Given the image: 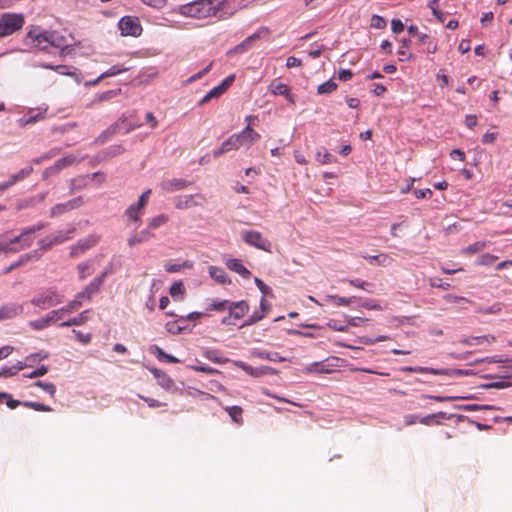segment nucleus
<instances>
[{
	"label": "nucleus",
	"instance_id": "f257e3e1",
	"mask_svg": "<svg viewBox=\"0 0 512 512\" xmlns=\"http://www.w3.org/2000/svg\"><path fill=\"white\" fill-rule=\"evenodd\" d=\"M227 0H194L178 7V13L184 17L206 19L216 16L225 8Z\"/></svg>",
	"mask_w": 512,
	"mask_h": 512
},
{
	"label": "nucleus",
	"instance_id": "f03ea898",
	"mask_svg": "<svg viewBox=\"0 0 512 512\" xmlns=\"http://www.w3.org/2000/svg\"><path fill=\"white\" fill-rule=\"evenodd\" d=\"M27 44L40 50L50 47L64 48L67 46L66 38L57 31H42L40 27H33L25 36Z\"/></svg>",
	"mask_w": 512,
	"mask_h": 512
},
{
	"label": "nucleus",
	"instance_id": "7ed1b4c3",
	"mask_svg": "<svg viewBox=\"0 0 512 512\" xmlns=\"http://www.w3.org/2000/svg\"><path fill=\"white\" fill-rule=\"evenodd\" d=\"M44 228V224H37L26 228L19 236L9 242L0 241V253L18 252L31 246L34 240L33 234Z\"/></svg>",
	"mask_w": 512,
	"mask_h": 512
},
{
	"label": "nucleus",
	"instance_id": "20e7f679",
	"mask_svg": "<svg viewBox=\"0 0 512 512\" xmlns=\"http://www.w3.org/2000/svg\"><path fill=\"white\" fill-rule=\"evenodd\" d=\"M25 24V17L21 13H3L0 16V34L10 36L20 31Z\"/></svg>",
	"mask_w": 512,
	"mask_h": 512
},
{
	"label": "nucleus",
	"instance_id": "39448f33",
	"mask_svg": "<svg viewBox=\"0 0 512 512\" xmlns=\"http://www.w3.org/2000/svg\"><path fill=\"white\" fill-rule=\"evenodd\" d=\"M63 302V297L55 289L49 288L38 293L31 303L41 309H47Z\"/></svg>",
	"mask_w": 512,
	"mask_h": 512
},
{
	"label": "nucleus",
	"instance_id": "423d86ee",
	"mask_svg": "<svg viewBox=\"0 0 512 512\" xmlns=\"http://www.w3.org/2000/svg\"><path fill=\"white\" fill-rule=\"evenodd\" d=\"M242 239L247 244L263 251H270L271 243L258 231L250 230L242 233Z\"/></svg>",
	"mask_w": 512,
	"mask_h": 512
},
{
	"label": "nucleus",
	"instance_id": "0eeeda50",
	"mask_svg": "<svg viewBox=\"0 0 512 512\" xmlns=\"http://www.w3.org/2000/svg\"><path fill=\"white\" fill-rule=\"evenodd\" d=\"M82 159H78L75 155L73 154H69L65 157H62L60 159H58L52 166L50 167H47L44 172H43V177L44 178H47L49 176H52V175H56L58 174L61 170L71 166V165H74V164H77L81 161Z\"/></svg>",
	"mask_w": 512,
	"mask_h": 512
},
{
	"label": "nucleus",
	"instance_id": "6e6552de",
	"mask_svg": "<svg viewBox=\"0 0 512 512\" xmlns=\"http://www.w3.org/2000/svg\"><path fill=\"white\" fill-rule=\"evenodd\" d=\"M119 28L123 35L127 36H139L142 32V26L139 19L132 16H124L119 21Z\"/></svg>",
	"mask_w": 512,
	"mask_h": 512
},
{
	"label": "nucleus",
	"instance_id": "1a4fd4ad",
	"mask_svg": "<svg viewBox=\"0 0 512 512\" xmlns=\"http://www.w3.org/2000/svg\"><path fill=\"white\" fill-rule=\"evenodd\" d=\"M84 202H85L84 197L78 196L76 198H73V199L65 202V203L56 204L50 209V216L56 217V216L66 213L68 211L79 208L84 204Z\"/></svg>",
	"mask_w": 512,
	"mask_h": 512
},
{
	"label": "nucleus",
	"instance_id": "9d476101",
	"mask_svg": "<svg viewBox=\"0 0 512 512\" xmlns=\"http://www.w3.org/2000/svg\"><path fill=\"white\" fill-rule=\"evenodd\" d=\"M107 273L103 272L100 276L94 278L83 291L77 294L78 299H85L87 301L91 300L92 296L96 294L101 286L103 285L104 279Z\"/></svg>",
	"mask_w": 512,
	"mask_h": 512
},
{
	"label": "nucleus",
	"instance_id": "9b49d317",
	"mask_svg": "<svg viewBox=\"0 0 512 512\" xmlns=\"http://www.w3.org/2000/svg\"><path fill=\"white\" fill-rule=\"evenodd\" d=\"M239 148L241 146H251L260 139V134L256 132L250 125H247L241 132L235 133Z\"/></svg>",
	"mask_w": 512,
	"mask_h": 512
},
{
	"label": "nucleus",
	"instance_id": "f8f14e48",
	"mask_svg": "<svg viewBox=\"0 0 512 512\" xmlns=\"http://www.w3.org/2000/svg\"><path fill=\"white\" fill-rule=\"evenodd\" d=\"M68 239H69L68 233H64V232L60 231L56 234H53V235H50V236H47V237L41 239L38 242V245H39L40 249H42L43 251H46V250H49L53 245L63 243L64 241H66Z\"/></svg>",
	"mask_w": 512,
	"mask_h": 512
},
{
	"label": "nucleus",
	"instance_id": "ddd939ff",
	"mask_svg": "<svg viewBox=\"0 0 512 512\" xmlns=\"http://www.w3.org/2000/svg\"><path fill=\"white\" fill-rule=\"evenodd\" d=\"M23 312V306L18 303H10L0 308V321L12 319Z\"/></svg>",
	"mask_w": 512,
	"mask_h": 512
},
{
	"label": "nucleus",
	"instance_id": "4468645a",
	"mask_svg": "<svg viewBox=\"0 0 512 512\" xmlns=\"http://www.w3.org/2000/svg\"><path fill=\"white\" fill-rule=\"evenodd\" d=\"M48 107H39L36 109H30L25 118L21 119L23 125L33 124L37 121L44 120L46 118Z\"/></svg>",
	"mask_w": 512,
	"mask_h": 512
},
{
	"label": "nucleus",
	"instance_id": "2eb2a0df",
	"mask_svg": "<svg viewBox=\"0 0 512 512\" xmlns=\"http://www.w3.org/2000/svg\"><path fill=\"white\" fill-rule=\"evenodd\" d=\"M228 310L235 320H239L249 311V304L245 300L230 302Z\"/></svg>",
	"mask_w": 512,
	"mask_h": 512
},
{
	"label": "nucleus",
	"instance_id": "dca6fc26",
	"mask_svg": "<svg viewBox=\"0 0 512 512\" xmlns=\"http://www.w3.org/2000/svg\"><path fill=\"white\" fill-rule=\"evenodd\" d=\"M238 149L239 144L237 142L236 136L233 134L221 144V147L218 150L213 151V157L218 158L225 153Z\"/></svg>",
	"mask_w": 512,
	"mask_h": 512
},
{
	"label": "nucleus",
	"instance_id": "f3484780",
	"mask_svg": "<svg viewBox=\"0 0 512 512\" xmlns=\"http://www.w3.org/2000/svg\"><path fill=\"white\" fill-rule=\"evenodd\" d=\"M225 264L228 269L234 271L235 273L241 275L244 278L248 279L251 275V272L243 265V263L239 259H227L225 261Z\"/></svg>",
	"mask_w": 512,
	"mask_h": 512
},
{
	"label": "nucleus",
	"instance_id": "a211bd4d",
	"mask_svg": "<svg viewBox=\"0 0 512 512\" xmlns=\"http://www.w3.org/2000/svg\"><path fill=\"white\" fill-rule=\"evenodd\" d=\"M269 91L273 95H281L286 97L289 101L293 102L290 90L288 86L280 81L274 80L270 83L268 87Z\"/></svg>",
	"mask_w": 512,
	"mask_h": 512
},
{
	"label": "nucleus",
	"instance_id": "6ab92c4d",
	"mask_svg": "<svg viewBox=\"0 0 512 512\" xmlns=\"http://www.w3.org/2000/svg\"><path fill=\"white\" fill-rule=\"evenodd\" d=\"M209 275L211 276V278H213L219 284L225 285V284L231 283V280L228 277L227 273L221 267L210 266L209 267Z\"/></svg>",
	"mask_w": 512,
	"mask_h": 512
},
{
	"label": "nucleus",
	"instance_id": "aec40b11",
	"mask_svg": "<svg viewBox=\"0 0 512 512\" xmlns=\"http://www.w3.org/2000/svg\"><path fill=\"white\" fill-rule=\"evenodd\" d=\"M154 235L150 232L149 229H144L131 237L128 238L127 242L130 247H133L137 244L143 243L151 239Z\"/></svg>",
	"mask_w": 512,
	"mask_h": 512
},
{
	"label": "nucleus",
	"instance_id": "412c9836",
	"mask_svg": "<svg viewBox=\"0 0 512 512\" xmlns=\"http://www.w3.org/2000/svg\"><path fill=\"white\" fill-rule=\"evenodd\" d=\"M188 186V183L184 179H171L163 182L162 188L167 192H174L178 190L185 189Z\"/></svg>",
	"mask_w": 512,
	"mask_h": 512
},
{
	"label": "nucleus",
	"instance_id": "4be33fe9",
	"mask_svg": "<svg viewBox=\"0 0 512 512\" xmlns=\"http://www.w3.org/2000/svg\"><path fill=\"white\" fill-rule=\"evenodd\" d=\"M203 356L213 363L223 364L229 361L228 358L223 356V353L217 349H206L203 351Z\"/></svg>",
	"mask_w": 512,
	"mask_h": 512
},
{
	"label": "nucleus",
	"instance_id": "5701e85b",
	"mask_svg": "<svg viewBox=\"0 0 512 512\" xmlns=\"http://www.w3.org/2000/svg\"><path fill=\"white\" fill-rule=\"evenodd\" d=\"M152 372L161 387L166 390H169L173 387L174 381L165 372L159 369H154Z\"/></svg>",
	"mask_w": 512,
	"mask_h": 512
},
{
	"label": "nucleus",
	"instance_id": "b1692460",
	"mask_svg": "<svg viewBox=\"0 0 512 512\" xmlns=\"http://www.w3.org/2000/svg\"><path fill=\"white\" fill-rule=\"evenodd\" d=\"M88 310H85L83 312H81L78 316L76 317H73L67 321H64L60 324L61 327H69V326H80V325H83L85 324L88 319H89V316H88Z\"/></svg>",
	"mask_w": 512,
	"mask_h": 512
},
{
	"label": "nucleus",
	"instance_id": "393cba45",
	"mask_svg": "<svg viewBox=\"0 0 512 512\" xmlns=\"http://www.w3.org/2000/svg\"><path fill=\"white\" fill-rule=\"evenodd\" d=\"M495 341V337L493 335H483V336H477V337H468L461 340V343L465 345H477V344H483V343H492Z\"/></svg>",
	"mask_w": 512,
	"mask_h": 512
},
{
	"label": "nucleus",
	"instance_id": "a878e982",
	"mask_svg": "<svg viewBox=\"0 0 512 512\" xmlns=\"http://www.w3.org/2000/svg\"><path fill=\"white\" fill-rule=\"evenodd\" d=\"M143 210L144 209L139 207L138 205L132 204L125 210L124 214L129 221L139 222L140 217L143 214Z\"/></svg>",
	"mask_w": 512,
	"mask_h": 512
},
{
	"label": "nucleus",
	"instance_id": "bb28decb",
	"mask_svg": "<svg viewBox=\"0 0 512 512\" xmlns=\"http://www.w3.org/2000/svg\"><path fill=\"white\" fill-rule=\"evenodd\" d=\"M225 411L228 412L233 422L238 425L243 424V409L240 406H227L225 407Z\"/></svg>",
	"mask_w": 512,
	"mask_h": 512
},
{
	"label": "nucleus",
	"instance_id": "cd10ccee",
	"mask_svg": "<svg viewBox=\"0 0 512 512\" xmlns=\"http://www.w3.org/2000/svg\"><path fill=\"white\" fill-rule=\"evenodd\" d=\"M153 354L156 356V358L160 361H166L169 363H178L180 360L173 355L167 354L162 348L158 346L152 347Z\"/></svg>",
	"mask_w": 512,
	"mask_h": 512
},
{
	"label": "nucleus",
	"instance_id": "c85d7f7f",
	"mask_svg": "<svg viewBox=\"0 0 512 512\" xmlns=\"http://www.w3.org/2000/svg\"><path fill=\"white\" fill-rule=\"evenodd\" d=\"M316 160L321 164H331L336 162V157L325 148L319 149L316 153Z\"/></svg>",
	"mask_w": 512,
	"mask_h": 512
},
{
	"label": "nucleus",
	"instance_id": "c756f323",
	"mask_svg": "<svg viewBox=\"0 0 512 512\" xmlns=\"http://www.w3.org/2000/svg\"><path fill=\"white\" fill-rule=\"evenodd\" d=\"M307 373H331L333 371L328 365L323 364L322 362H314L305 368Z\"/></svg>",
	"mask_w": 512,
	"mask_h": 512
},
{
	"label": "nucleus",
	"instance_id": "7c9ffc66",
	"mask_svg": "<svg viewBox=\"0 0 512 512\" xmlns=\"http://www.w3.org/2000/svg\"><path fill=\"white\" fill-rule=\"evenodd\" d=\"M410 44H411V40H409V39L401 40V46L397 51V54L400 56V61H407L412 58V54L410 52H408Z\"/></svg>",
	"mask_w": 512,
	"mask_h": 512
},
{
	"label": "nucleus",
	"instance_id": "2f4dec72",
	"mask_svg": "<svg viewBox=\"0 0 512 512\" xmlns=\"http://www.w3.org/2000/svg\"><path fill=\"white\" fill-rule=\"evenodd\" d=\"M224 93L225 92L223 91L222 87H220L219 85L214 87L199 101V106L207 104L210 100L214 98H219Z\"/></svg>",
	"mask_w": 512,
	"mask_h": 512
},
{
	"label": "nucleus",
	"instance_id": "473e14b6",
	"mask_svg": "<svg viewBox=\"0 0 512 512\" xmlns=\"http://www.w3.org/2000/svg\"><path fill=\"white\" fill-rule=\"evenodd\" d=\"M355 299H356L355 297L345 298V297H340V296H337V295H327L325 297L326 301H330V302H332L336 306H347V305H350L351 303L354 302Z\"/></svg>",
	"mask_w": 512,
	"mask_h": 512
},
{
	"label": "nucleus",
	"instance_id": "72a5a7b5",
	"mask_svg": "<svg viewBox=\"0 0 512 512\" xmlns=\"http://www.w3.org/2000/svg\"><path fill=\"white\" fill-rule=\"evenodd\" d=\"M258 39H260V33L256 32V33L250 35L249 37H247L242 43L238 44L235 47V51L236 52L246 51L247 49H249L251 47L252 43Z\"/></svg>",
	"mask_w": 512,
	"mask_h": 512
},
{
	"label": "nucleus",
	"instance_id": "f704fd0d",
	"mask_svg": "<svg viewBox=\"0 0 512 512\" xmlns=\"http://www.w3.org/2000/svg\"><path fill=\"white\" fill-rule=\"evenodd\" d=\"M365 258L368 259L371 263L376 262L378 265H381V266H388L392 263V258L388 254H385V253H381L378 255H372V256L365 257Z\"/></svg>",
	"mask_w": 512,
	"mask_h": 512
},
{
	"label": "nucleus",
	"instance_id": "c9c22d12",
	"mask_svg": "<svg viewBox=\"0 0 512 512\" xmlns=\"http://www.w3.org/2000/svg\"><path fill=\"white\" fill-rule=\"evenodd\" d=\"M337 87L338 85L336 82H334L333 80H328L318 86L317 93L319 95L330 94L334 92L337 89Z\"/></svg>",
	"mask_w": 512,
	"mask_h": 512
},
{
	"label": "nucleus",
	"instance_id": "e433bc0d",
	"mask_svg": "<svg viewBox=\"0 0 512 512\" xmlns=\"http://www.w3.org/2000/svg\"><path fill=\"white\" fill-rule=\"evenodd\" d=\"M41 66L43 68H45V69L54 70L55 72H57L58 74H61V75H67V76H73L74 75V72L71 70L72 68L70 66H67V65H56V66H53V65H49V64H43Z\"/></svg>",
	"mask_w": 512,
	"mask_h": 512
},
{
	"label": "nucleus",
	"instance_id": "4c0bfd02",
	"mask_svg": "<svg viewBox=\"0 0 512 512\" xmlns=\"http://www.w3.org/2000/svg\"><path fill=\"white\" fill-rule=\"evenodd\" d=\"M51 322L49 320V317L46 315L45 317L33 320L29 322V326L33 330H43L49 326H51Z\"/></svg>",
	"mask_w": 512,
	"mask_h": 512
},
{
	"label": "nucleus",
	"instance_id": "58836bf2",
	"mask_svg": "<svg viewBox=\"0 0 512 512\" xmlns=\"http://www.w3.org/2000/svg\"><path fill=\"white\" fill-rule=\"evenodd\" d=\"M486 248V242L477 241L462 250L463 254L472 255L478 252L483 251Z\"/></svg>",
	"mask_w": 512,
	"mask_h": 512
},
{
	"label": "nucleus",
	"instance_id": "ea45409f",
	"mask_svg": "<svg viewBox=\"0 0 512 512\" xmlns=\"http://www.w3.org/2000/svg\"><path fill=\"white\" fill-rule=\"evenodd\" d=\"M77 270L79 272V279L80 280L86 279L94 271V269H92V263L91 262L80 263L77 266Z\"/></svg>",
	"mask_w": 512,
	"mask_h": 512
},
{
	"label": "nucleus",
	"instance_id": "a19ab883",
	"mask_svg": "<svg viewBox=\"0 0 512 512\" xmlns=\"http://www.w3.org/2000/svg\"><path fill=\"white\" fill-rule=\"evenodd\" d=\"M121 93V89H115V90H108V91H105L101 94H99L94 100H93V103H97V102H104V101H109L113 98H115L116 96H118L119 94Z\"/></svg>",
	"mask_w": 512,
	"mask_h": 512
},
{
	"label": "nucleus",
	"instance_id": "79ce46f5",
	"mask_svg": "<svg viewBox=\"0 0 512 512\" xmlns=\"http://www.w3.org/2000/svg\"><path fill=\"white\" fill-rule=\"evenodd\" d=\"M23 406L27 407V408H30V409H33L35 411H39V412H51V411H53L52 407L47 406V405L42 404V403L33 402V401H24L23 402Z\"/></svg>",
	"mask_w": 512,
	"mask_h": 512
},
{
	"label": "nucleus",
	"instance_id": "37998d69",
	"mask_svg": "<svg viewBox=\"0 0 512 512\" xmlns=\"http://www.w3.org/2000/svg\"><path fill=\"white\" fill-rule=\"evenodd\" d=\"M23 406L27 407V408H30V409H33L35 411H39V412H51V411H53L52 407L47 406V405L42 404V403L33 402V401H24L23 402Z\"/></svg>",
	"mask_w": 512,
	"mask_h": 512
},
{
	"label": "nucleus",
	"instance_id": "c03bdc74",
	"mask_svg": "<svg viewBox=\"0 0 512 512\" xmlns=\"http://www.w3.org/2000/svg\"><path fill=\"white\" fill-rule=\"evenodd\" d=\"M168 221V216L165 215V214H160V215H157L155 217H153L150 221H149V224H148V228L147 229H157L159 228L160 226L164 225L165 223H167Z\"/></svg>",
	"mask_w": 512,
	"mask_h": 512
},
{
	"label": "nucleus",
	"instance_id": "a18cd8bd",
	"mask_svg": "<svg viewBox=\"0 0 512 512\" xmlns=\"http://www.w3.org/2000/svg\"><path fill=\"white\" fill-rule=\"evenodd\" d=\"M230 301L229 300H214L207 307V311H225L228 310Z\"/></svg>",
	"mask_w": 512,
	"mask_h": 512
},
{
	"label": "nucleus",
	"instance_id": "49530a36",
	"mask_svg": "<svg viewBox=\"0 0 512 512\" xmlns=\"http://www.w3.org/2000/svg\"><path fill=\"white\" fill-rule=\"evenodd\" d=\"M93 245V243H88V242H80L78 243L77 245L73 246L71 248V251H70V256L71 257H78L79 255H81L82 253H84L87 249H89L91 246Z\"/></svg>",
	"mask_w": 512,
	"mask_h": 512
},
{
	"label": "nucleus",
	"instance_id": "de8ad7c7",
	"mask_svg": "<svg viewBox=\"0 0 512 512\" xmlns=\"http://www.w3.org/2000/svg\"><path fill=\"white\" fill-rule=\"evenodd\" d=\"M128 69L127 68H124L120 65H113L111 66L108 70H106L105 72H103L101 75H100V79H105V78H108V77H113V76H116L120 73H123L125 71H127Z\"/></svg>",
	"mask_w": 512,
	"mask_h": 512
},
{
	"label": "nucleus",
	"instance_id": "09e8293b",
	"mask_svg": "<svg viewBox=\"0 0 512 512\" xmlns=\"http://www.w3.org/2000/svg\"><path fill=\"white\" fill-rule=\"evenodd\" d=\"M498 260V256L486 253L479 257L477 264L481 266H491Z\"/></svg>",
	"mask_w": 512,
	"mask_h": 512
},
{
	"label": "nucleus",
	"instance_id": "8fccbe9b",
	"mask_svg": "<svg viewBox=\"0 0 512 512\" xmlns=\"http://www.w3.org/2000/svg\"><path fill=\"white\" fill-rule=\"evenodd\" d=\"M197 205L194 201V197L192 195L185 196L176 203V208L178 209H187Z\"/></svg>",
	"mask_w": 512,
	"mask_h": 512
},
{
	"label": "nucleus",
	"instance_id": "3c124183",
	"mask_svg": "<svg viewBox=\"0 0 512 512\" xmlns=\"http://www.w3.org/2000/svg\"><path fill=\"white\" fill-rule=\"evenodd\" d=\"M36 387H39L43 389L45 392H47L51 397H54L56 394V386L53 383L50 382H43V381H36L34 383Z\"/></svg>",
	"mask_w": 512,
	"mask_h": 512
},
{
	"label": "nucleus",
	"instance_id": "603ef678",
	"mask_svg": "<svg viewBox=\"0 0 512 512\" xmlns=\"http://www.w3.org/2000/svg\"><path fill=\"white\" fill-rule=\"evenodd\" d=\"M182 268H192V263L189 261H184L182 264H166L165 270L169 273L179 272Z\"/></svg>",
	"mask_w": 512,
	"mask_h": 512
},
{
	"label": "nucleus",
	"instance_id": "864d4df0",
	"mask_svg": "<svg viewBox=\"0 0 512 512\" xmlns=\"http://www.w3.org/2000/svg\"><path fill=\"white\" fill-rule=\"evenodd\" d=\"M438 0H430L429 1V7L432 10L433 15L437 18V20L441 23H443L446 19V13L440 11L437 7Z\"/></svg>",
	"mask_w": 512,
	"mask_h": 512
},
{
	"label": "nucleus",
	"instance_id": "5fc2aeb1",
	"mask_svg": "<svg viewBox=\"0 0 512 512\" xmlns=\"http://www.w3.org/2000/svg\"><path fill=\"white\" fill-rule=\"evenodd\" d=\"M258 356L261 359H266L273 362H282L285 358L281 357L278 352H259Z\"/></svg>",
	"mask_w": 512,
	"mask_h": 512
},
{
	"label": "nucleus",
	"instance_id": "6e6d98bb",
	"mask_svg": "<svg viewBox=\"0 0 512 512\" xmlns=\"http://www.w3.org/2000/svg\"><path fill=\"white\" fill-rule=\"evenodd\" d=\"M82 300L83 299H78L76 297L74 300H72L66 306H64L62 308H63V310H65L66 314H71L80 309V307L82 306Z\"/></svg>",
	"mask_w": 512,
	"mask_h": 512
},
{
	"label": "nucleus",
	"instance_id": "4d7b16f0",
	"mask_svg": "<svg viewBox=\"0 0 512 512\" xmlns=\"http://www.w3.org/2000/svg\"><path fill=\"white\" fill-rule=\"evenodd\" d=\"M415 373H429L433 375H446L448 372L444 369H435V368H429V367H420L417 366L415 369Z\"/></svg>",
	"mask_w": 512,
	"mask_h": 512
},
{
	"label": "nucleus",
	"instance_id": "13d9d810",
	"mask_svg": "<svg viewBox=\"0 0 512 512\" xmlns=\"http://www.w3.org/2000/svg\"><path fill=\"white\" fill-rule=\"evenodd\" d=\"M184 294H185V289L181 282H175L170 287V295L173 298H176L177 296H180L182 298L184 296Z\"/></svg>",
	"mask_w": 512,
	"mask_h": 512
},
{
	"label": "nucleus",
	"instance_id": "bf43d9fd",
	"mask_svg": "<svg viewBox=\"0 0 512 512\" xmlns=\"http://www.w3.org/2000/svg\"><path fill=\"white\" fill-rule=\"evenodd\" d=\"M65 315H66V313H65V310H63V308H60L57 310H52L51 312H49L47 314L51 324L57 323L59 320L63 319Z\"/></svg>",
	"mask_w": 512,
	"mask_h": 512
},
{
	"label": "nucleus",
	"instance_id": "052dcab7",
	"mask_svg": "<svg viewBox=\"0 0 512 512\" xmlns=\"http://www.w3.org/2000/svg\"><path fill=\"white\" fill-rule=\"evenodd\" d=\"M510 386V382L507 380H500L495 382H489L483 384L482 387L485 389H504Z\"/></svg>",
	"mask_w": 512,
	"mask_h": 512
},
{
	"label": "nucleus",
	"instance_id": "680f3d73",
	"mask_svg": "<svg viewBox=\"0 0 512 512\" xmlns=\"http://www.w3.org/2000/svg\"><path fill=\"white\" fill-rule=\"evenodd\" d=\"M387 25L386 20L379 15H373L371 17L370 26L374 29H384Z\"/></svg>",
	"mask_w": 512,
	"mask_h": 512
},
{
	"label": "nucleus",
	"instance_id": "e2e57ef3",
	"mask_svg": "<svg viewBox=\"0 0 512 512\" xmlns=\"http://www.w3.org/2000/svg\"><path fill=\"white\" fill-rule=\"evenodd\" d=\"M23 370V366H12V367H2L0 370V376H13L17 374L19 371Z\"/></svg>",
	"mask_w": 512,
	"mask_h": 512
},
{
	"label": "nucleus",
	"instance_id": "0e129e2a",
	"mask_svg": "<svg viewBox=\"0 0 512 512\" xmlns=\"http://www.w3.org/2000/svg\"><path fill=\"white\" fill-rule=\"evenodd\" d=\"M190 368L196 372H201V373H205V374H209V375H214V374L219 373V371L217 369L212 368L210 366H205V365H193V366H190Z\"/></svg>",
	"mask_w": 512,
	"mask_h": 512
},
{
	"label": "nucleus",
	"instance_id": "69168bd1",
	"mask_svg": "<svg viewBox=\"0 0 512 512\" xmlns=\"http://www.w3.org/2000/svg\"><path fill=\"white\" fill-rule=\"evenodd\" d=\"M74 334H75V338L78 342L84 344V345H87L91 342L92 340V335L91 333H82L80 331H77V330H73Z\"/></svg>",
	"mask_w": 512,
	"mask_h": 512
},
{
	"label": "nucleus",
	"instance_id": "338daca9",
	"mask_svg": "<svg viewBox=\"0 0 512 512\" xmlns=\"http://www.w3.org/2000/svg\"><path fill=\"white\" fill-rule=\"evenodd\" d=\"M263 318H264V313H260V312L256 311L246 320V322L242 326L244 327V326L254 325L257 322H259L260 320H262Z\"/></svg>",
	"mask_w": 512,
	"mask_h": 512
},
{
	"label": "nucleus",
	"instance_id": "774afa93",
	"mask_svg": "<svg viewBox=\"0 0 512 512\" xmlns=\"http://www.w3.org/2000/svg\"><path fill=\"white\" fill-rule=\"evenodd\" d=\"M254 282L264 297L271 293V288L268 285H266L260 278L256 277Z\"/></svg>",
	"mask_w": 512,
	"mask_h": 512
}]
</instances>
